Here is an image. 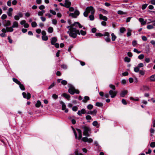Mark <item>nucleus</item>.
Returning <instances> with one entry per match:
<instances>
[{"instance_id": "f257e3e1", "label": "nucleus", "mask_w": 155, "mask_h": 155, "mask_svg": "<svg viewBox=\"0 0 155 155\" xmlns=\"http://www.w3.org/2000/svg\"><path fill=\"white\" fill-rule=\"evenodd\" d=\"M82 128L84 129L83 132V135L86 137L90 136L89 132L91 131V129L89 127V126H86L84 125L82 127Z\"/></svg>"}, {"instance_id": "f03ea898", "label": "nucleus", "mask_w": 155, "mask_h": 155, "mask_svg": "<svg viewBox=\"0 0 155 155\" xmlns=\"http://www.w3.org/2000/svg\"><path fill=\"white\" fill-rule=\"evenodd\" d=\"M93 7L92 6L87 7L85 9V11L84 12L83 15L84 17H87L88 13L91 12V11L93 10Z\"/></svg>"}, {"instance_id": "7ed1b4c3", "label": "nucleus", "mask_w": 155, "mask_h": 155, "mask_svg": "<svg viewBox=\"0 0 155 155\" xmlns=\"http://www.w3.org/2000/svg\"><path fill=\"white\" fill-rule=\"evenodd\" d=\"M69 88L68 90V92L71 95H73L75 93L74 92L75 88L74 86L71 84H68Z\"/></svg>"}, {"instance_id": "20e7f679", "label": "nucleus", "mask_w": 155, "mask_h": 155, "mask_svg": "<svg viewBox=\"0 0 155 155\" xmlns=\"http://www.w3.org/2000/svg\"><path fill=\"white\" fill-rule=\"evenodd\" d=\"M60 103L62 104V110H65V113H67L68 111V109L66 108V105L62 101H60Z\"/></svg>"}, {"instance_id": "39448f33", "label": "nucleus", "mask_w": 155, "mask_h": 155, "mask_svg": "<svg viewBox=\"0 0 155 155\" xmlns=\"http://www.w3.org/2000/svg\"><path fill=\"white\" fill-rule=\"evenodd\" d=\"M109 94L110 95L112 98L115 97L117 95V92L114 91L112 90H110L109 91Z\"/></svg>"}, {"instance_id": "423d86ee", "label": "nucleus", "mask_w": 155, "mask_h": 155, "mask_svg": "<svg viewBox=\"0 0 155 155\" xmlns=\"http://www.w3.org/2000/svg\"><path fill=\"white\" fill-rule=\"evenodd\" d=\"M23 97L25 98H26L27 100L29 99L31 97V94L29 93H27V94L25 92H23L22 93Z\"/></svg>"}, {"instance_id": "0eeeda50", "label": "nucleus", "mask_w": 155, "mask_h": 155, "mask_svg": "<svg viewBox=\"0 0 155 155\" xmlns=\"http://www.w3.org/2000/svg\"><path fill=\"white\" fill-rule=\"evenodd\" d=\"M95 9L93 8V10H92V11H91V15H89V18H90V20L91 21H93L94 20V14L95 13Z\"/></svg>"}, {"instance_id": "6e6552de", "label": "nucleus", "mask_w": 155, "mask_h": 155, "mask_svg": "<svg viewBox=\"0 0 155 155\" xmlns=\"http://www.w3.org/2000/svg\"><path fill=\"white\" fill-rule=\"evenodd\" d=\"M86 113V111L85 109L84 108H83L81 110H78L77 113V114L79 116H81L82 114H85Z\"/></svg>"}, {"instance_id": "1a4fd4ad", "label": "nucleus", "mask_w": 155, "mask_h": 155, "mask_svg": "<svg viewBox=\"0 0 155 155\" xmlns=\"http://www.w3.org/2000/svg\"><path fill=\"white\" fill-rule=\"evenodd\" d=\"M71 5V3L68 0H65L64 3L65 7L68 8Z\"/></svg>"}, {"instance_id": "9d476101", "label": "nucleus", "mask_w": 155, "mask_h": 155, "mask_svg": "<svg viewBox=\"0 0 155 155\" xmlns=\"http://www.w3.org/2000/svg\"><path fill=\"white\" fill-rule=\"evenodd\" d=\"M127 90L122 91L120 94V95L122 97H124L125 95L127 94Z\"/></svg>"}, {"instance_id": "9b49d317", "label": "nucleus", "mask_w": 155, "mask_h": 155, "mask_svg": "<svg viewBox=\"0 0 155 155\" xmlns=\"http://www.w3.org/2000/svg\"><path fill=\"white\" fill-rule=\"evenodd\" d=\"M69 36L74 38H75L77 36V35H76V34L73 32V31H70V33H69Z\"/></svg>"}, {"instance_id": "f8f14e48", "label": "nucleus", "mask_w": 155, "mask_h": 155, "mask_svg": "<svg viewBox=\"0 0 155 155\" xmlns=\"http://www.w3.org/2000/svg\"><path fill=\"white\" fill-rule=\"evenodd\" d=\"M62 96L67 99L69 101L70 100V96L69 95L66 93H64L62 94Z\"/></svg>"}, {"instance_id": "ddd939ff", "label": "nucleus", "mask_w": 155, "mask_h": 155, "mask_svg": "<svg viewBox=\"0 0 155 155\" xmlns=\"http://www.w3.org/2000/svg\"><path fill=\"white\" fill-rule=\"evenodd\" d=\"M4 21L5 22V23L4 24V25L5 26L7 27L8 26H9L11 25V23L10 21H7L6 20H5Z\"/></svg>"}, {"instance_id": "4468645a", "label": "nucleus", "mask_w": 155, "mask_h": 155, "mask_svg": "<svg viewBox=\"0 0 155 155\" xmlns=\"http://www.w3.org/2000/svg\"><path fill=\"white\" fill-rule=\"evenodd\" d=\"M99 18L101 20H103L104 21H107V18L105 16H103L101 14L99 15Z\"/></svg>"}, {"instance_id": "2eb2a0df", "label": "nucleus", "mask_w": 155, "mask_h": 155, "mask_svg": "<svg viewBox=\"0 0 155 155\" xmlns=\"http://www.w3.org/2000/svg\"><path fill=\"white\" fill-rule=\"evenodd\" d=\"M57 41V38L56 37H54L51 38V44L52 45H54L55 43Z\"/></svg>"}, {"instance_id": "dca6fc26", "label": "nucleus", "mask_w": 155, "mask_h": 155, "mask_svg": "<svg viewBox=\"0 0 155 155\" xmlns=\"http://www.w3.org/2000/svg\"><path fill=\"white\" fill-rule=\"evenodd\" d=\"M139 21L142 25H145L146 24V21H144V19L143 18H140L139 19Z\"/></svg>"}, {"instance_id": "f3484780", "label": "nucleus", "mask_w": 155, "mask_h": 155, "mask_svg": "<svg viewBox=\"0 0 155 155\" xmlns=\"http://www.w3.org/2000/svg\"><path fill=\"white\" fill-rule=\"evenodd\" d=\"M90 100L89 97L88 96H85L84 97V99L82 100L83 102L86 103Z\"/></svg>"}, {"instance_id": "a211bd4d", "label": "nucleus", "mask_w": 155, "mask_h": 155, "mask_svg": "<svg viewBox=\"0 0 155 155\" xmlns=\"http://www.w3.org/2000/svg\"><path fill=\"white\" fill-rule=\"evenodd\" d=\"M149 88L148 86L143 85V88H141L140 89L142 90L143 91H148L149 90Z\"/></svg>"}, {"instance_id": "6ab92c4d", "label": "nucleus", "mask_w": 155, "mask_h": 155, "mask_svg": "<svg viewBox=\"0 0 155 155\" xmlns=\"http://www.w3.org/2000/svg\"><path fill=\"white\" fill-rule=\"evenodd\" d=\"M150 81H155V74L149 77Z\"/></svg>"}, {"instance_id": "aec40b11", "label": "nucleus", "mask_w": 155, "mask_h": 155, "mask_svg": "<svg viewBox=\"0 0 155 155\" xmlns=\"http://www.w3.org/2000/svg\"><path fill=\"white\" fill-rule=\"evenodd\" d=\"M18 22L16 21H15L13 22V25L12 27L13 28H18Z\"/></svg>"}, {"instance_id": "412c9836", "label": "nucleus", "mask_w": 155, "mask_h": 155, "mask_svg": "<svg viewBox=\"0 0 155 155\" xmlns=\"http://www.w3.org/2000/svg\"><path fill=\"white\" fill-rule=\"evenodd\" d=\"M13 81L16 83V84H18V85H19V84H20V83H21V82L18 81L17 79L16 78H12Z\"/></svg>"}, {"instance_id": "4be33fe9", "label": "nucleus", "mask_w": 155, "mask_h": 155, "mask_svg": "<svg viewBox=\"0 0 155 155\" xmlns=\"http://www.w3.org/2000/svg\"><path fill=\"white\" fill-rule=\"evenodd\" d=\"M95 105L97 107H102L103 104L102 103L97 102L96 103Z\"/></svg>"}, {"instance_id": "5701e85b", "label": "nucleus", "mask_w": 155, "mask_h": 155, "mask_svg": "<svg viewBox=\"0 0 155 155\" xmlns=\"http://www.w3.org/2000/svg\"><path fill=\"white\" fill-rule=\"evenodd\" d=\"M111 39L113 41H114L116 38L117 37L115 36V35H114V33H112L111 34Z\"/></svg>"}, {"instance_id": "b1692460", "label": "nucleus", "mask_w": 155, "mask_h": 155, "mask_svg": "<svg viewBox=\"0 0 155 155\" xmlns=\"http://www.w3.org/2000/svg\"><path fill=\"white\" fill-rule=\"evenodd\" d=\"M6 28L8 32H12L14 30L12 27H6Z\"/></svg>"}, {"instance_id": "393cba45", "label": "nucleus", "mask_w": 155, "mask_h": 155, "mask_svg": "<svg viewBox=\"0 0 155 155\" xmlns=\"http://www.w3.org/2000/svg\"><path fill=\"white\" fill-rule=\"evenodd\" d=\"M41 104V102L40 101H38L35 104V106L37 107H39Z\"/></svg>"}, {"instance_id": "a878e982", "label": "nucleus", "mask_w": 155, "mask_h": 155, "mask_svg": "<svg viewBox=\"0 0 155 155\" xmlns=\"http://www.w3.org/2000/svg\"><path fill=\"white\" fill-rule=\"evenodd\" d=\"M19 85L20 88V89L22 91H24L25 89V88L24 85L21 84V83H20V84L18 85Z\"/></svg>"}, {"instance_id": "bb28decb", "label": "nucleus", "mask_w": 155, "mask_h": 155, "mask_svg": "<svg viewBox=\"0 0 155 155\" xmlns=\"http://www.w3.org/2000/svg\"><path fill=\"white\" fill-rule=\"evenodd\" d=\"M98 10L101 12L105 14H107L108 13V12L107 11H106L105 10H104V9L101 8H99L98 9Z\"/></svg>"}, {"instance_id": "cd10ccee", "label": "nucleus", "mask_w": 155, "mask_h": 155, "mask_svg": "<svg viewBox=\"0 0 155 155\" xmlns=\"http://www.w3.org/2000/svg\"><path fill=\"white\" fill-rule=\"evenodd\" d=\"M126 31V29L124 27H121L120 28V31L121 33H123Z\"/></svg>"}, {"instance_id": "c85d7f7f", "label": "nucleus", "mask_w": 155, "mask_h": 155, "mask_svg": "<svg viewBox=\"0 0 155 155\" xmlns=\"http://www.w3.org/2000/svg\"><path fill=\"white\" fill-rule=\"evenodd\" d=\"M48 32L49 33H52L53 31V28L52 27H50L48 28Z\"/></svg>"}, {"instance_id": "c756f323", "label": "nucleus", "mask_w": 155, "mask_h": 155, "mask_svg": "<svg viewBox=\"0 0 155 155\" xmlns=\"http://www.w3.org/2000/svg\"><path fill=\"white\" fill-rule=\"evenodd\" d=\"M42 39L43 41H46L48 39V37L47 36H46V35H45L44 36H42Z\"/></svg>"}, {"instance_id": "7c9ffc66", "label": "nucleus", "mask_w": 155, "mask_h": 155, "mask_svg": "<svg viewBox=\"0 0 155 155\" xmlns=\"http://www.w3.org/2000/svg\"><path fill=\"white\" fill-rule=\"evenodd\" d=\"M93 105L91 104H89L87 106V109L90 110L92 109L93 108Z\"/></svg>"}, {"instance_id": "2f4dec72", "label": "nucleus", "mask_w": 155, "mask_h": 155, "mask_svg": "<svg viewBox=\"0 0 155 155\" xmlns=\"http://www.w3.org/2000/svg\"><path fill=\"white\" fill-rule=\"evenodd\" d=\"M95 35L97 37H101L103 36V35L100 33H96Z\"/></svg>"}, {"instance_id": "473e14b6", "label": "nucleus", "mask_w": 155, "mask_h": 155, "mask_svg": "<svg viewBox=\"0 0 155 155\" xmlns=\"http://www.w3.org/2000/svg\"><path fill=\"white\" fill-rule=\"evenodd\" d=\"M128 32L127 34V37H129L131 35V31L130 29H129L128 30Z\"/></svg>"}, {"instance_id": "72a5a7b5", "label": "nucleus", "mask_w": 155, "mask_h": 155, "mask_svg": "<svg viewBox=\"0 0 155 155\" xmlns=\"http://www.w3.org/2000/svg\"><path fill=\"white\" fill-rule=\"evenodd\" d=\"M31 24L32 27L33 28H35L36 27L37 25V23L35 21L32 22Z\"/></svg>"}, {"instance_id": "f704fd0d", "label": "nucleus", "mask_w": 155, "mask_h": 155, "mask_svg": "<svg viewBox=\"0 0 155 155\" xmlns=\"http://www.w3.org/2000/svg\"><path fill=\"white\" fill-rule=\"evenodd\" d=\"M61 83V84L64 85H65L67 84V81L64 80H62Z\"/></svg>"}, {"instance_id": "c9c22d12", "label": "nucleus", "mask_w": 155, "mask_h": 155, "mask_svg": "<svg viewBox=\"0 0 155 155\" xmlns=\"http://www.w3.org/2000/svg\"><path fill=\"white\" fill-rule=\"evenodd\" d=\"M103 35V36H106L107 37H110V34L109 33L107 32H104Z\"/></svg>"}, {"instance_id": "e433bc0d", "label": "nucleus", "mask_w": 155, "mask_h": 155, "mask_svg": "<svg viewBox=\"0 0 155 155\" xmlns=\"http://www.w3.org/2000/svg\"><path fill=\"white\" fill-rule=\"evenodd\" d=\"M117 13L119 15H123L126 14V12H124L121 10H119L117 12Z\"/></svg>"}, {"instance_id": "4c0bfd02", "label": "nucleus", "mask_w": 155, "mask_h": 155, "mask_svg": "<svg viewBox=\"0 0 155 155\" xmlns=\"http://www.w3.org/2000/svg\"><path fill=\"white\" fill-rule=\"evenodd\" d=\"M134 71L136 72H138L140 71V69L138 67H135L134 68Z\"/></svg>"}, {"instance_id": "58836bf2", "label": "nucleus", "mask_w": 155, "mask_h": 155, "mask_svg": "<svg viewBox=\"0 0 155 155\" xmlns=\"http://www.w3.org/2000/svg\"><path fill=\"white\" fill-rule=\"evenodd\" d=\"M80 33L83 36H84L86 34V32L85 31H84L82 30H81L80 31Z\"/></svg>"}, {"instance_id": "ea45409f", "label": "nucleus", "mask_w": 155, "mask_h": 155, "mask_svg": "<svg viewBox=\"0 0 155 155\" xmlns=\"http://www.w3.org/2000/svg\"><path fill=\"white\" fill-rule=\"evenodd\" d=\"M52 97L54 99H57L58 98V96L56 94H54L52 95Z\"/></svg>"}, {"instance_id": "a19ab883", "label": "nucleus", "mask_w": 155, "mask_h": 155, "mask_svg": "<svg viewBox=\"0 0 155 155\" xmlns=\"http://www.w3.org/2000/svg\"><path fill=\"white\" fill-rule=\"evenodd\" d=\"M130 59L127 57H125L124 58V61L127 62H129L130 61Z\"/></svg>"}, {"instance_id": "79ce46f5", "label": "nucleus", "mask_w": 155, "mask_h": 155, "mask_svg": "<svg viewBox=\"0 0 155 155\" xmlns=\"http://www.w3.org/2000/svg\"><path fill=\"white\" fill-rule=\"evenodd\" d=\"M132 44L134 47H135L137 44V41L136 40H134L132 41Z\"/></svg>"}, {"instance_id": "37998d69", "label": "nucleus", "mask_w": 155, "mask_h": 155, "mask_svg": "<svg viewBox=\"0 0 155 155\" xmlns=\"http://www.w3.org/2000/svg\"><path fill=\"white\" fill-rule=\"evenodd\" d=\"M154 28L153 25H148L147 26V28L148 29H151Z\"/></svg>"}, {"instance_id": "c03bdc74", "label": "nucleus", "mask_w": 155, "mask_h": 155, "mask_svg": "<svg viewBox=\"0 0 155 155\" xmlns=\"http://www.w3.org/2000/svg\"><path fill=\"white\" fill-rule=\"evenodd\" d=\"M105 41L107 42H109L110 41V37H107L104 38Z\"/></svg>"}, {"instance_id": "a18cd8bd", "label": "nucleus", "mask_w": 155, "mask_h": 155, "mask_svg": "<svg viewBox=\"0 0 155 155\" xmlns=\"http://www.w3.org/2000/svg\"><path fill=\"white\" fill-rule=\"evenodd\" d=\"M109 87L113 90H115L116 89L115 86L113 84H110L109 85Z\"/></svg>"}, {"instance_id": "49530a36", "label": "nucleus", "mask_w": 155, "mask_h": 155, "mask_svg": "<svg viewBox=\"0 0 155 155\" xmlns=\"http://www.w3.org/2000/svg\"><path fill=\"white\" fill-rule=\"evenodd\" d=\"M82 140L84 142H87L88 140V138L87 137H84L82 138Z\"/></svg>"}, {"instance_id": "de8ad7c7", "label": "nucleus", "mask_w": 155, "mask_h": 155, "mask_svg": "<svg viewBox=\"0 0 155 155\" xmlns=\"http://www.w3.org/2000/svg\"><path fill=\"white\" fill-rule=\"evenodd\" d=\"M144 58V55L143 54H141L138 56V58L140 60L143 59Z\"/></svg>"}, {"instance_id": "09e8293b", "label": "nucleus", "mask_w": 155, "mask_h": 155, "mask_svg": "<svg viewBox=\"0 0 155 155\" xmlns=\"http://www.w3.org/2000/svg\"><path fill=\"white\" fill-rule=\"evenodd\" d=\"M78 109V107L76 106H73L72 107V110L74 111H76Z\"/></svg>"}, {"instance_id": "8fccbe9b", "label": "nucleus", "mask_w": 155, "mask_h": 155, "mask_svg": "<svg viewBox=\"0 0 155 155\" xmlns=\"http://www.w3.org/2000/svg\"><path fill=\"white\" fill-rule=\"evenodd\" d=\"M150 146L151 147H155V142H152L150 144Z\"/></svg>"}, {"instance_id": "3c124183", "label": "nucleus", "mask_w": 155, "mask_h": 155, "mask_svg": "<svg viewBox=\"0 0 155 155\" xmlns=\"http://www.w3.org/2000/svg\"><path fill=\"white\" fill-rule=\"evenodd\" d=\"M121 102L124 105H126L127 104V102L126 100L124 99H122Z\"/></svg>"}, {"instance_id": "603ef678", "label": "nucleus", "mask_w": 155, "mask_h": 155, "mask_svg": "<svg viewBox=\"0 0 155 155\" xmlns=\"http://www.w3.org/2000/svg\"><path fill=\"white\" fill-rule=\"evenodd\" d=\"M7 17V16L6 14H3L1 17V18L2 20L5 19Z\"/></svg>"}, {"instance_id": "864d4df0", "label": "nucleus", "mask_w": 155, "mask_h": 155, "mask_svg": "<svg viewBox=\"0 0 155 155\" xmlns=\"http://www.w3.org/2000/svg\"><path fill=\"white\" fill-rule=\"evenodd\" d=\"M74 13L75 15L77 16V17L80 14L78 10H75Z\"/></svg>"}, {"instance_id": "5fc2aeb1", "label": "nucleus", "mask_w": 155, "mask_h": 155, "mask_svg": "<svg viewBox=\"0 0 155 155\" xmlns=\"http://www.w3.org/2000/svg\"><path fill=\"white\" fill-rule=\"evenodd\" d=\"M55 85L54 83H52L48 87V89H50L53 87Z\"/></svg>"}, {"instance_id": "6e6d98bb", "label": "nucleus", "mask_w": 155, "mask_h": 155, "mask_svg": "<svg viewBox=\"0 0 155 155\" xmlns=\"http://www.w3.org/2000/svg\"><path fill=\"white\" fill-rule=\"evenodd\" d=\"M147 6V4H145L142 5V9L143 10L145 9Z\"/></svg>"}, {"instance_id": "4d7b16f0", "label": "nucleus", "mask_w": 155, "mask_h": 155, "mask_svg": "<svg viewBox=\"0 0 155 155\" xmlns=\"http://www.w3.org/2000/svg\"><path fill=\"white\" fill-rule=\"evenodd\" d=\"M143 66L144 64L143 63H141L138 64L137 67L139 68H140L143 67Z\"/></svg>"}, {"instance_id": "13d9d810", "label": "nucleus", "mask_w": 155, "mask_h": 155, "mask_svg": "<svg viewBox=\"0 0 155 155\" xmlns=\"http://www.w3.org/2000/svg\"><path fill=\"white\" fill-rule=\"evenodd\" d=\"M61 68L64 69H66L67 68V66L64 64L61 65Z\"/></svg>"}, {"instance_id": "bf43d9fd", "label": "nucleus", "mask_w": 155, "mask_h": 155, "mask_svg": "<svg viewBox=\"0 0 155 155\" xmlns=\"http://www.w3.org/2000/svg\"><path fill=\"white\" fill-rule=\"evenodd\" d=\"M86 119L87 120H90L92 119V118L90 115H87L86 117Z\"/></svg>"}, {"instance_id": "052dcab7", "label": "nucleus", "mask_w": 155, "mask_h": 155, "mask_svg": "<svg viewBox=\"0 0 155 155\" xmlns=\"http://www.w3.org/2000/svg\"><path fill=\"white\" fill-rule=\"evenodd\" d=\"M49 11L51 13L54 15H55L56 14V12L54 11L51 9Z\"/></svg>"}, {"instance_id": "680f3d73", "label": "nucleus", "mask_w": 155, "mask_h": 155, "mask_svg": "<svg viewBox=\"0 0 155 155\" xmlns=\"http://www.w3.org/2000/svg\"><path fill=\"white\" fill-rule=\"evenodd\" d=\"M7 39L8 40V42L12 44V40L10 38V36H8Z\"/></svg>"}, {"instance_id": "e2e57ef3", "label": "nucleus", "mask_w": 155, "mask_h": 155, "mask_svg": "<svg viewBox=\"0 0 155 155\" xmlns=\"http://www.w3.org/2000/svg\"><path fill=\"white\" fill-rule=\"evenodd\" d=\"M92 124L94 126H97L98 124L97 122V121H94L92 123Z\"/></svg>"}, {"instance_id": "0e129e2a", "label": "nucleus", "mask_w": 155, "mask_h": 155, "mask_svg": "<svg viewBox=\"0 0 155 155\" xmlns=\"http://www.w3.org/2000/svg\"><path fill=\"white\" fill-rule=\"evenodd\" d=\"M57 21L56 19H53L52 20V23L54 25H56L57 24Z\"/></svg>"}, {"instance_id": "69168bd1", "label": "nucleus", "mask_w": 155, "mask_h": 155, "mask_svg": "<svg viewBox=\"0 0 155 155\" xmlns=\"http://www.w3.org/2000/svg\"><path fill=\"white\" fill-rule=\"evenodd\" d=\"M97 29L95 28H93L91 29V31L93 33H95L96 32Z\"/></svg>"}, {"instance_id": "338daca9", "label": "nucleus", "mask_w": 155, "mask_h": 155, "mask_svg": "<svg viewBox=\"0 0 155 155\" xmlns=\"http://www.w3.org/2000/svg\"><path fill=\"white\" fill-rule=\"evenodd\" d=\"M1 31L3 32V33H5L7 32H8L6 28V29L3 28L2 29Z\"/></svg>"}, {"instance_id": "774afa93", "label": "nucleus", "mask_w": 155, "mask_h": 155, "mask_svg": "<svg viewBox=\"0 0 155 155\" xmlns=\"http://www.w3.org/2000/svg\"><path fill=\"white\" fill-rule=\"evenodd\" d=\"M78 149H76L74 151L75 155H79V154L78 153Z\"/></svg>"}]
</instances>
